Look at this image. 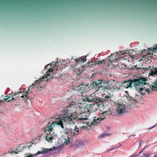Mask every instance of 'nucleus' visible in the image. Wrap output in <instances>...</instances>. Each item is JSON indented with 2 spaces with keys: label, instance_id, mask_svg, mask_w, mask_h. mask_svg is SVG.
Wrapping results in <instances>:
<instances>
[{
  "label": "nucleus",
  "instance_id": "nucleus-2",
  "mask_svg": "<svg viewBox=\"0 0 157 157\" xmlns=\"http://www.w3.org/2000/svg\"><path fill=\"white\" fill-rule=\"evenodd\" d=\"M147 78L141 77L132 80L125 81L123 84V86L125 88H128L132 84L136 90L138 92H140L141 94L144 95L145 94V93L143 92L144 90L143 88L140 87L142 85L147 84Z\"/></svg>",
  "mask_w": 157,
  "mask_h": 157
},
{
  "label": "nucleus",
  "instance_id": "nucleus-15",
  "mask_svg": "<svg viewBox=\"0 0 157 157\" xmlns=\"http://www.w3.org/2000/svg\"><path fill=\"white\" fill-rule=\"evenodd\" d=\"M65 133L66 134H68V135L70 136H73L76 135L77 134H74L75 132H74V130L71 129H67L65 131Z\"/></svg>",
  "mask_w": 157,
  "mask_h": 157
},
{
  "label": "nucleus",
  "instance_id": "nucleus-9",
  "mask_svg": "<svg viewBox=\"0 0 157 157\" xmlns=\"http://www.w3.org/2000/svg\"><path fill=\"white\" fill-rule=\"evenodd\" d=\"M90 86L89 85L82 84L78 86H75L74 88L75 90L82 93L84 92L89 91L90 90Z\"/></svg>",
  "mask_w": 157,
  "mask_h": 157
},
{
  "label": "nucleus",
  "instance_id": "nucleus-32",
  "mask_svg": "<svg viewBox=\"0 0 157 157\" xmlns=\"http://www.w3.org/2000/svg\"><path fill=\"white\" fill-rule=\"evenodd\" d=\"M19 152V151L16 149V150H14V151H12V152L11 153H14L16 154H17Z\"/></svg>",
  "mask_w": 157,
  "mask_h": 157
},
{
  "label": "nucleus",
  "instance_id": "nucleus-26",
  "mask_svg": "<svg viewBox=\"0 0 157 157\" xmlns=\"http://www.w3.org/2000/svg\"><path fill=\"white\" fill-rule=\"evenodd\" d=\"M151 154L147 152L143 153V155L141 157H149Z\"/></svg>",
  "mask_w": 157,
  "mask_h": 157
},
{
  "label": "nucleus",
  "instance_id": "nucleus-21",
  "mask_svg": "<svg viewBox=\"0 0 157 157\" xmlns=\"http://www.w3.org/2000/svg\"><path fill=\"white\" fill-rule=\"evenodd\" d=\"M43 79H44V77H43L42 78H40L38 80L35 81V82L33 84L34 85H36L40 83V82L43 80Z\"/></svg>",
  "mask_w": 157,
  "mask_h": 157
},
{
  "label": "nucleus",
  "instance_id": "nucleus-31",
  "mask_svg": "<svg viewBox=\"0 0 157 157\" xmlns=\"http://www.w3.org/2000/svg\"><path fill=\"white\" fill-rule=\"evenodd\" d=\"M153 52H155L156 51L157 52V45H156V47L155 48H153V49L152 50Z\"/></svg>",
  "mask_w": 157,
  "mask_h": 157
},
{
  "label": "nucleus",
  "instance_id": "nucleus-14",
  "mask_svg": "<svg viewBox=\"0 0 157 157\" xmlns=\"http://www.w3.org/2000/svg\"><path fill=\"white\" fill-rule=\"evenodd\" d=\"M82 100L84 101H89V102H95L96 104L98 106V105H100L101 103H102L101 101L97 99H90L89 98H86L84 99L82 98Z\"/></svg>",
  "mask_w": 157,
  "mask_h": 157
},
{
  "label": "nucleus",
  "instance_id": "nucleus-30",
  "mask_svg": "<svg viewBox=\"0 0 157 157\" xmlns=\"http://www.w3.org/2000/svg\"><path fill=\"white\" fill-rule=\"evenodd\" d=\"M25 155L26 156L25 157H32V156H31V154L30 153L25 154Z\"/></svg>",
  "mask_w": 157,
  "mask_h": 157
},
{
  "label": "nucleus",
  "instance_id": "nucleus-13",
  "mask_svg": "<svg viewBox=\"0 0 157 157\" xmlns=\"http://www.w3.org/2000/svg\"><path fill=\"white\" fill-rule=\"evenodd\" d=\"M54 69L53 67H52V68H50L48 69L46 72L45 76L44 77V79L45 80L46 79H49L53 78L54 76Z\"/></svg>",
  "mask_w": 157,
  "mask_h": 157
},
{
  "label": "nucleus",
  "instance_id": "nucleus-1",
  "mask_svg": "<svg viewBox=\"0 0 157 157\" xmlns=\"http://www.w3.org/2000/svg\"><path fill=\"white\" fill-rule=\"evenodd\" d=\"M75 115V113H73L70 110H66L63 115H59L55 119L53 122L55 124V126L57 125L60 126L64 128V126L67 124H72L74 123V119Z\"/></svg>",
  "mask_w": 157,
  "mask_h": 157
},
{
  "label": "nucleus",
  "instance_id": "nucleus-37",
  "mask_svg": "<svg viewBox=\"0 0 157 157\" xmlns=\"http://www.w3.org/2000/svg\"><path fill=\"white\" fill-rule=\"evenodd\" d=\"M136 156V155H135V156H134V155H133V156H132V157H134V156Z\"/></svg>",
  "mask_w": 157,
  "mask_h": 157
},
{
  "label": "nucleus",
  "instance_id": "nucleus-20",
  "mask_svg": "<svg viewBox=\"0 0 157 157\" xmlns=\"http://www.w3.org/2000/svg\"><path fill=\"white\" fill-rule=\"evenodd\" d=\"M157 74V68H155L154 70L151 71L149 73V75L153 76Z\"/></svg>",
  "mask_w": 157,
  "mask_h": 157
},
{
  "label": "nucleus",
  "instance_id": "nucleus-33",
  "mask_svg": "<svg viewBox=\"0 0 157 157\" xmlns=\"http://www.w3.org/2000/svg\"><path fill=\"white\" fill-rule=\"evenodd\" d=\"M150 90L148 88L146 90H145V91L147 92H149L150 91Z\"/></svg>",
  "mask_w": 157,
  "mask_h": 157
},
{
  "label": "nucleus",
  "instance_id": "nucleus-12",
  "mask_svg": "<svg viewBox=\"0 0 157 157\" xmlns=\"http://www.w3.org/2000/svg\"><path fill=\"white\" fill-rule=\"evenodd\" d=\"M128 51L127 50L125 51V50H124L123 51H121L120 52H118V54H113L112 55H111L110 56H109V58L110 59H109L110 61H109L110 62V63H112V61L115 62V61H117L119 58V56L120 55H121L122 54L123 55L125 53H127V52H128Z\"/></svg>",
  "mask_w": 157,
  "mask_h": 157
},
{
  "label": "nucleus",
  "instance_id": "nucleus-5",
  "mask_svg": "<svg viewBox=\"0 0 157 157\" xmlns=\"http://www.w3.org/2000/svg\"><path fill=\"white\" fill-rule=\"evenodd\" d=\"M111 112L110 109H108L107 110H105L102 113H100L99 114V116H100L101 117L95 118L94 120V121L91 122H87L85 123L87 125V126L85 125L83 126L84 127H86V128H88V127H92L99 123V122L104 118V117H103L105 115L109 114H110Z\"/></svg>",
  "mask_w": 157,
  "mask_h": 157
},
{
  "label": "nucleus",
  "instance_id": "nucleus-29",
  "mask_svg": "<svg viewBox=\"0 0 157 157\" xmlns=\"http://www.w3.org/2000/svg\"><path fill=\"white\" fill-rule=\"evenodd\" d=\"M34 144L33 142V141L29 142V143H27L26 144V146L28 147H29L32 146V145Z\"/></svg>",
  "mask_w": 157,
  "mask_h": 157
},
{
  "label": "nucleus",
  "instance_id": "nucleus-18",
  "mask_svg": "<svg viewBox=\"0 0 157 157\" xmlns=\"http://www.w3.org/2000/svg\"><path fill=\"white\" fill-rule=\"evenodd\" d=\"M105 60H103L102 61L98 60L96 62H91L90 64L91 65H96L97 64L99 65L100 64H101L102 63H105Z\"/></svg>",
  "mask_w": 157,
  "mask_h": 157
},
{
  "label": "nucleus",
  "instance_id": "nucleus-23",
  "mask_svg": "<svg viewBox=\"0 0 157 157\" xmlns=\"http://www.w3.org/2000/svg\"><path fill=\"white\" fill-rule=\"evenodd\" d=\"M63 140H64V144H65L66 145L70 143V140L69 139V138L68 137L63 138Z\"/></svg>",
  "mask_w": 157,
  "mask_h": 157
},
{
  "label": "nucleus",
  "instance_id": "nucleus-11",
  "mask_svg": "<svg viewBox=\"0 0 157 157\" xmlns=\"http://www.w3.org/2000/svg\"><path fill=\"white\" fill-rule=\"evenodd\" d=\"M105 84V82L103 81L98 80L96 82H93L92 84L90 85L93 89L95 90L96 91L99 90L100 87L104 86Z\"/></svg>",
  "mask_w": 157,
  "mask_h": 157
},
{
  "label": "nucleus",
  "instance_id": "nucleus-10",
  "mask_svg": "<svg viewBox=\"0 0 157 157\" xmlns=\"http://www.w3.org/2000/svg\"><path fill=\"white\" fill-rule=\"evenodd\" d=\"M116 107V113L119 116L123 115L125 112L124 105L121 103H118Z\"/></svg>",
  "mask_w": 157,
  "mask_h": 157
},
{
  "label": "nucleus",
  "instance_id": "nucleus-34",
  "mask_svg": "<svg viewBox=\"0 0 157 157\" xmlns=\"http://www.w3.org/2000/svg\"><path fill=\"white\" fill-rule=\"evenodd\" d=\"M49 66H51V65H49V64H48L47 65H46L45 66L44 68H47Z\"/></svg>",
  "mask_w": 157,
  "mask_h": 157
},
{
  "label": "nucleus",
  "instance_id": "nucleus-17",
  "mask_svg": "<svg viewBox=\"0 0 157 157\" xmlns=\"http://www.w3.org/2000/svg\"><path fill=\"white\" fill-rule=\"evenodd\" d=\"M13 99H14V98L10 94H9L7 96L5 97V98H4V100H7V101L9 102H11Z\"/></svg>",
  "mask_w": 157,
  "mask_h": 157
},
{
  "label": "nucleus",
  "instance_id": "nucleus-41",
  "mask_svg": "<svg viewBox=\"0 0 157 157\" xmlns=\"http://www.w3.org/2000/svg\"><path fill=\"white\" fill-rule=\"evenodd\" d=\"M141 152V151L140 152V153H139V154Z\"/></svg>",
  "mask_w": 157,
  "mask_h": 157
},
{
  "label": "nucleus",
  "instance_id": "nucleus-3",
  "mask_svg": "<svg viewBox=\"0 0 157 157\" xmlns=\"http://www.w3.org/2000/svg\"><path fill=\"white\" fill-rule=\"evenodd\" d=\"M90 105H87L86 106L87 109H84V111L83 113H80L79 115L77 116V114L78 113V110H75L76 108H73V110H71L72 113H75V117L74 119V122L75 121L80 122V123L82 122H84V121L86 120L87 119L88 116L90 114V109H88V108H90Z\"/></svg>",
  "mask_w": 157,
  "mask_h": 157
},
{
  "label": "nucleus",
  "instance_id": "nucleus-16",
  "mask_svg": "<svg viewBox=\"0 0 157 157\" xmlns=\"http://www.w3.org/2000/svg\"><path fill=\"white\" fill-rule=\"evenodd\" d=\"M83 142L81 140H77L75 144V146L76 147H80L83 145Z\"/></svg>",
  "mask_w": 157,
  "mask_h": 157
},
{
  "label": "nucleus",
  "instance_id": "nucleus-39",
  "mask_svg": "<svg viewBox=\"0 0 157 157\" xmlns=\"http://www.w3.org/2000/svg\"><path fill=\"white\" fill-rule=\"evenodd\" d=\"M115 67H118V66H115Z\"/></svg>",
  "mask_w": 157,
  "mask_h": 157
},
{
  "label": "nucleus",
  "instance_id": "nucleus-28",
  "mask_svg": "<svg viewBox=\"0 0 157 157\" xmlns=\"http://www.w3.org/2000/svg\"><path fill=\"white\" fill-rule=\"evenodd\" d=\"M109 135V134L106 133H104L103 134L101 135L100 136V138H103L105 137L106 136H108Z\"/></svg>",
  "mask_w": 157,
  "mask_h": 157
},
{
  "label": "nucleus",
  "instance_id": "nucleus-8",
  "mask_svg": "<svg viewBox=\"0 0 157 157\" xmlns=\"http://www.w3.org/2000/svg\"><path fill=\"white\" fill-rule=\"evenodd\" d=\"M29 89L28 90H24L23 91L17 92V95L19 98H21L25 102L29 98V95L31 92L29 91Z\"/></svg>",
  "mask_w": 157,
  "mask_h": 157
},
{
  "label": "nucleus",
  "instance_id": "nucleus-22",
  "mask_svg": "<svg viewBox=\"0 0 157 157\" xmlns=\"http://www.w3.org/2000/svg\"><path fill=\"white\" fill-rule=\"evenodd\" d=\"M42 152H43V154H45L48 152H49L50 151L52 150L51 148L48 149H44L43 148L42 149Z\"/></svg>",
  "mask_w": 157,
  "mask_h": 157
},
{
  "label": "nucleus",
  "instance_id": "nucleus-6",
  "mask_svg": "<svg viewBox=\"0 0 157 157\" xmlns=\"http://www.w3.org/2000/svg\"><path fill=\"white\" fill-rule=\"evenodd\" d=\"M86 56H82L78 59H73V62L76 63V64L75 66V68L74 69V71L78 75L80 73H81L83 71V67L80 65L78 63L80 61L84 62L86 60Z\"/></svg>",
  "mask_w": 157,
  "mask_h": 157
},
{
  "label": "nucleus",
  "instance_id": "nucleus-25",
  "mask_svg": "<svg viewBox=\"0 0 157 157\" xmlns=\"http://www.w3.org/2000/svg\"><path fill=\"white\" fill-rule=\"evenodd\" d=\"M111 99V97L109 95L106 96L104 98V100L105 101H109Z\"/></svg>",
  "mask_w": 157,
  "mask_h": 157
},
{
  "label": "nucleus",
  "instance_id": "nucleus-24",
  "mask_svg": "<svg viewBox=\"0 0 157 157\" xmlns=\"http://www.w3.org/2000/svg\"><path fill=\"white\" fill-rule=\"evenodd\" d=\"M42 154H43L42 150L41 151H38L37 152L36 154H31V156H32V157H35L37 155Z\"/></svg>",
  "mask_w": 157,
  "mask_h": 157
},
{
  "label": "nucleus",
  "instance_id": "nucleus-27",
  "mask_svg": "<svg viewBox=\"0 0 157 157\" xmlns=\"http://www.w3.org/2000/svg\"><path fill=\"white\" fill-rule=\"evenodd\" d=\"M74 132H75L74 134L75 133V134H77V135L79 133V129L77 128L76 126H75V129L74 130Z\"/></svg>",
  "mask_w": 157,
  "mask_h": 157
},
{
  "label": "nucleus",
  "instance_id": "nucleus-36",
  "mask_svg": "<svg viewBox=\"0 0 157 157\" xmlns=\"http://www.w3.org/2000/svg\"><path fill=\"white\" fill-rule=\"evenodd\" d=\"M57 63H57V62H56V63L55 64V65L56 66L57 65H56V64H57Z\"/></svg>",
  "mask_w": 157,
  "mask_h": 157
},
{
  "label": "nucleus",
  "instance_id": "nucleus-35",
  "mask_svg": "<svg viewBox=\"0 0 157 157\" xmlns=\"http://www.w3.org/2000/svg\"><path fill=\"white\" fill-rule=\"evenodd\" d=\"M155 126H154L153 127H151V128H149V129H151L152 128H153V127H155Z\"/></svg>",
  "mask_w": 157,
  "mask_h": 157
},
{
  "label": "nucleus",
  "instance_id": "nucleus-4",
  "mask_svg": "<svg viewBox=\"0 0 157 157\" xmlns=\"http://www.w3.org/2000/svg\"><path fill=\"white\" fill-rule=\"evenodd\" d=\"M55 124L53 122V121L50 120L48 124L44 126L43 128V130L47 133L46 140L48 142L51 143L53 139L54 133L52 132L53 128L55 127Z\"/></svg>",
  "mask_w": 157,
  "mask_h": 157
},
{
  "label": "nucleus",
  "instance_id": "nucleus-38",
  "mask_svg": "<svg viewBox=\"0 0 157 157\" xmlns=\"http://www.w3.org/2000/svg\"><path fill=\"white\" fill-rule=\"evenodd\" d=\"M118 66H119V68H121V67L120 66H119V65H118Z\"/></svg>",
  "mask_w": 157,
  "mask_h": 157
},
{
  "label": "nucleus",
  "instance_id": "nucleus-19",
  "mask_svg": "<svg viewBox=\"0 0 157 157\" xmlns=\"http://www.w3.org/2000/svg\"><path fill=\"white\" fill-rule=\"evenodd\" d=\"M150 88L154 90H157V80L150 86Z\"/></svg>",
  "mask_w": 157,
  "mask_h": 157
},
{
  "label": "nucleus",
  "instance_id": "nucleus-7",
  "mask_svg": "<svg viewBox=\"0 0 157 157\" xmlns=\"http://www.w3.org/2000/svg\"><path fill=\"white\" fill-rule=\"evenodd\" d=\"M120 84L119 83L114 80H111L107 83H105L104 88L106 89H109L110 90H118L120 89Z\"/></svg>",
  "mask_w": 157,
  "mask_h": 157
},
{
  "label": "nucleus",
  "instance_id": "nucleus-40",
  "mask_svg": "<svg viewBox=\"0 0 157 157\" xmlns=\"http://www.w3.org/2000/svg\"><path fill=\"white\" fill-rule=\"evenodd\" d=\"M36 138H35V139H34V140H36Z\"/></svg>",
  "mask_w": 157,
  "mask_h": 157
}]
</instances>
